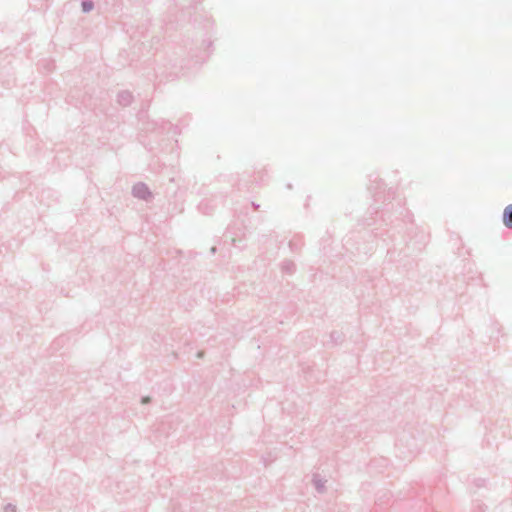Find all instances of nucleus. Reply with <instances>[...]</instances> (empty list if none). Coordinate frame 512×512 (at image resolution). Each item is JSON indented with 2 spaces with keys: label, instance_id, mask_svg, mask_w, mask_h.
<instances>
[{
  "label": "nucleus",
  "instance_id": "obj_8",
  "mask_svg": "<svg viewBox=\"0 0 512 512\" xmlns=\"http://www.w3.org/2000/svg\"><path fill=\"white\" fill-rule=\"evenodd\" d=\"M481 425H483L485 429H487V427H488V424H487V422L485 421L484 418L481 421Z\"/></svg>",
  "mask_w": 512,
  "mask_h": 512
},
{
  "label": "nucleus",
  "instance_id": "obj_2",
  "mask_svg": "<svg viewBox=\"0 0 512 512\" xmlns=\"http://www.w3.org/2000/svg\"><path fill=\"white\" fill-rule=\"evenodd\" d=\"M325 480L320 477L318 474L313 475L312 483L317 492L323 493L325 491Z\"/></svg>",
  "mask_w": 512,
  "mask_h": 512
},
{
  "label": "nucleus",
  "instance_id": "obj_7",
  "mask_svg": "<svg viewBox=\"0 0 512 512\" xmlns=\"http://www.w3.org/2000/svg\"><path fill=\"white\" fill-rule=\"evenodd\" d=\"M83 8L85 11H89L92 8L91 4L83 3Z\"/></svg>",
  "mask_w": 512,
  "mask_h": 512
},
{
  "label": "nucleus",
  "instance_id": "obj_5",
  "mask_svg": "<svg viewBox=\"0 0 512 512\" xmlns=\"http://www.w3.org/2000/svg\"><path fill=\"white\" fill-rule=\"evenodd\" d=\"M485 509L486 506L483 503L479 501L473 503V512H485Z\"/></svg>",
  "mask_w": 512,
  "mask_h": 512
},
{
  "label": "nucleus",
  "instance_id": "obj_1",
  "mask_svg": "<svg viewBox=\"0 0 512 512\" xmlns=\"http://www.w3.org/2000/svg\"><path fill=\"white\" fill-rule=\"evenodd\" d=\"M404 447H407L409 453V455L405 456V458H412L418 453V445L416 443V439L412 437V441L408 442L405 431H403V433L397 438L395 443L396 450L401 454L404 453V451H402Z\"/></svg>",
  "mask_w": 512,
  "mask_h": 512
},
{
  "label": "nucleus",
  "instance_id": "obj_6",
  "mask_svg": "<svg viewBox=\"0 0 512 512\" xmlns=\"http://www.w3.org/2000/svg\"><path fill=\"white\" fill-rule=\"evenodd\" d=\"M4 512H16V506L11 503H8L4 508Z\"/></svg>",
  "mask_w": 512,
  "mask_h": 512
},
{
  "label": "nucleus",
  "instance_id": "obj_4",
  "mask_svg": "<svg viewBox=\"0 0 512 512\" xmlns=\"http://www.w3.org/2000/svg\"><path fill=\"white\" fill-rule=\"evenodd\" d=\"M486 485H487V480L485 478H476L473 481V486L477 489L486 487Z\"/></svg>",
  "mask_w": 512,
  "mask_h": 512
},
{
  "label": "nucleus",
  "instance_id": "obj_3",
  "mask_svg": "<svg viewBox=\"0 0 512 512\" xmlns=\"http://www.w3.org/2000/svg\"><path fill=\"white\" fill-rule=\"evenodd\" d=\"M503 223L507 228H512V204L504 209Z\"/></svg>",
  "mask_w": 512,
  "mask_h": 512
}]
</instances>
